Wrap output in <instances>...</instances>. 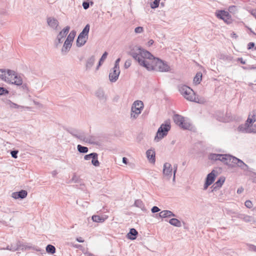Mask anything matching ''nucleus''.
Listing matches in <instances>:
<instances>
[{
    "instance_id": "nucleus-63",
    "label": "nucleus",
    "mask_w": 256,
    "mask_h": 256,
    "mask_svg": "<svg viewBox=\"0 0 256 256\" xmlns=\"http://www.w3.org/2000/svg\"><path fill=\"white\" fill-rule=\"evenodd\" d=\"M252 182L256 183V174H254V176H252Z\"/></svg>"
},
{
    "instance_id": "nucleus-35",
    "label": "nucleus",
    "mask_w": 256,
    "mask_h": 256,
    "mask_svg": "<svg viewBox=\"0 0 256 256\" xmlns=\"http://www.w3.org/2000/svg\"><path fill=\"white\" fill-rule=\"evenodd\" d=\"M202 79V74L200 72H197L194 78V82L196 84H199Z\"/></svg>"
},
{
    "instance_id": "nucleus-27",
    "label": "nucleus",
    "mask_w": 256,
    "mask_h": 256,
    "mask_svg": "<svg viewBox=\"0 0 256 256\" xmlns=\"http://www.w3.org/2000/svg\"><path fill=\"white\" fill-rule=\"evenodd\" d=\"M184 120V117L179 114H176L174 116V120L175 124L179 126L182 124Z\"/></svg>"
},
{
    "instance_id": "nucleus-10",
    "label": "nucleus",
    "mask_w": 256,
    "mask_h": 256,
    "mask_svg": "<svg viewBox=\"0 0 256 256\" xmlns=\"http://www.w3.org/2000/svg\"><path fill=\"white\" fill-rule=\"evenodd\" d=\"M70 29L69 26H66L63 30L60 31L58 34L56 40L54 42V44L56 47L58 48L60 44H61L63 42V39L66 36Z\"/></svg>"
},
{
    "instance_id": "nucleus-4",
    "label": "nucleus",
    "mask_w": 256,
    "mask_h": 256,
    "mask_svg": "<svg viewBox=\"0 0 256 256\" xmlns=\"http://www.w3.org/2000/svg\"><path fill=\"white\" fill-rule=\"evenodd\" d=\"M150 67H148V70H156L161 72H167L170 70V66L166 62L158 58L154 59L153 63L150 64Z\"/></svg>"
},
{
    "instance_id": "nucleus-45",
    "label": "nucleus",
    "mask_w": 256,
    "mask_h": 256,
    "mask_svg": "<svg viewBox=\"0 0 256 256\" xmlns=\"http://www.w3.org/2000/svg\"><path fill=\"white\" fill-rule=\"evenodd\" d=\"M9 94V91L4 87H0V96H5Z\"/></svg>"
},
{
    "instance_id": "nucleus-48",
    "label": "nucleus",
    "mask_w": 256,
    "mask_h": 256,
    "mask_svg": "<svg viewBox=\"0 0 256 256\" xmlns=\"http://www.w3.org/2000/svg\"><path fill=\"white\" fill-rule=\"evenodd\" d=\"M248 249L250 251L256 252V246L252 244H248Z\"/></svg>"
},
{
    "instance_id": "nucleus-12",
    "label": "nucleus",
    "mask_w": 256,
    "mask_h": 256,
    "mask_svg": "<svg viewBox=\"0 0 256 256\" xmlns=\"http://www.w3.org/2000/svg\"><path fill=\"white\" fill-rule=\"evenodd\" d=\"M184 92V93L182 96L190 102H196L194 92L190 87H189V90L186 89Z\"/></svg>"
},
{
    "instance_id": "nucleus-11",
    "label": "nucleus",
    "mask_w": 256,
    "mask_h": 256,
    "mask_svg": "<svg viewBox=\"0 0 256 256\" xmlns=\"http://www.w3.org/2000/svg\"><path fill=\"white\" fill-rule=\"evenodd\" d=\"M216 170H212L207 175L204 186V190H206L214 182L216 177Z\"/></svg>"
},
{
    "instance_id": "nucleus-28",
    "label": "nucleus",
    "mask_w": 256,
    "mask_h": 256,
    "mask_svg": "<svg viewBox=\"0 0 256 256\" xmlns=\"http://www.w3.org/2000/svg\"><path fill=\"white\" fill-rule=\"evenodd\" d=\"M95 62V57L94 56H92L89 58L88 59L86 67V70H90L94 65Z\"/></svg>"
},
{
    "instance_id": "nucleus-46",
    "label": "nucleus",
    "mask_w": 256,
    "mask_h": 256,
    "mask_svg": "<svg viewBox=\"0 0 256 256\" xmlns=\"http://www.w3.org/2000/svg\"><path fill=\"white\" fill-rule=\"evenodd\" d=\"M96 152H92L88 154H86L84 156V159L86 160H90L94 156V154Z\"/></svg>"
},
{
    "instance_id": "nucleus-19",
    "label": "nucleus",
    "mask_w": 256,
    "mask_h": 256,
    "mask_svg": "<svg viewBox=\"0 0 256 256\" xmlns=\"http://www.w3.org/2000/svg\"><path fill=\"white\" fill-rule=\"evenodd\" d=\"M158 216L161 218L176 216L175 214H174L172 211L168 210H164L160 212L159 214H156V217H158Z\"/></svg>"
},
{
    "instance_id": "nucleus-41",
    "label": "nucleus",
    "mask_w": 256,
    "mask_h": 256,
    "mask_svg": "<svg viewBox=\"0 0 256 256\" xmlns=\"http://www.w3.org/2000/svg\"><path fill=\"white\" fill-rule=\"evenodd\" d=\"M190 122L184 120L182 125L180 126V127L184 130H189L190 128Z\"/></svg>"
},
{
    "instance_id": "nucleus-5",
    "label": "nucleus",
    "mask_w": 256,
    "mask_h": 256,
    "mask_svg": "<svg viewBox=\"0 0 256 256\" xmlns=\"http://www.w3.org/2000/svg\"><path fill=\"white\" fill-rule=\"evenodd\" d=\"M171 128L170 123L169 120H166L158 128L156 134L154 137V140L158 142L160 140L166 136Z\"/></svg>"
},
{
    "instance_id": "nucleus-54",
    "label": "nucleus",
    "mask_w": 256,
    "mask_h": 256,
    "mask_svg": "<svg viewBox=\"0 0 256 256\" xmlns=\"http://www.w3.org/2000/svg\"><path fill=\"white\" fill-rule=\"evenodd\" d=\"M131 60H128L125 62L124 67L125 68H128L131 66Z\"/></svg>"
},
{
    "instance_id": "nucleus-16",
    "label": "nucleus",
    "mask_w": 256,
    "mask_h": 256,
    "mask_svg": "<svg viewBox=\"0 0 256 256\" xmlns=\"http://www.w3.org/2000/svg\"><path fill=\"white\" fill-rule=\"evenodd\" d=\"M27 195V191L25 190H21L19 192L12 193V196L14 199H22L26 198Z\"/></svg>"
},
{
    "instance_id": "nucleus-1",
    "label": "nucleus",
    "mask_w": 256,
    "mask_h": 256,
    "mask_svg": "<svg viewBox=\"0 0 256 256\" xmlns=\"http://www.w3.org/2000/svg\"><path fill=\"white\" fill-rule=\"evenodd\" d=\"M128 54L138 62V64L148 70V67L152 64L155 58L150 52L141 47L134 46L130 49Z\"/></svg>"
},
{
    "instance_id": "nucleus-9",
    "label": "nucleus",
    "mask_w": 256,
    "mask_h": 256,
    "mask_svg": "<svg viewBox=\"0 0 256 256\" xmlns=\"http://www.w3.org/2000/svg\"><path fill=\"white\" fill-rule=\"evenodd\" d=\"M14 74V70L0 69V78L6 82H10V79H12Z\"/></svg>"
},
{
    "instance_id": "nucleus-7",
    "label": "nucleus",
    "mask_w": 256,
    "mask_h": 256,
    "mask_svg": "<svg viewBox=\"0 0 256 256\" xmlns=\"http://www.w3.org/2000/svg\"><path fill=\"white\" fill-rule=\"evenodd\" d=\"M144 108V104L140 100L135 101L131 108V118H136Z\"/></svg>"
},
{
    "instance_id": "nucleus-47",
    "label": "nucleus",
    "mask_w": 256,
    "mask_h": 256,
    "mask_svg": "<svg viewBox=\"0 0 256 256\" xmlns=\"http://www.w3.org/2000/svg\"><path fill=\"white\" fill-rule=\"evenodd\" d=\"M20 245L23 246H21L22 248H20V250H27V249L28 250H30V249L32 248V246L24 244H22V242H20Z\"/></svg>"
},
{
    "instance_id": "nucleus-55",
    "label": "nucleus",
    "mask_w": 256,
    "mask_h": 256,
    "mask_svg": "<svg viewBox=\"0 0 256 256\" xmlns=\"http://www.w3.org/2000/svg\"><path fill=\"white\" fill-rule=\"evenodd\" d=\"M160 210L156 206H154L151 209L152 212L154 214L158 212Z\"/></svg>"
},
{
    "instance_id": "nucleus-15",
    "label": "nucleus",
    "mask_w": 256,
    "mask_h": 256,
    "mask_svg": "<svg viewBox=\"0 0 256 256\" xmlns=\"http://www.w3.org/2000/svg\"><path fill=\"white\" fill-rule=\"evenodd\" d=\"M66 130L72 136L79 139L80 140H81V139L82 138V136L84 134V132H79L78 130L74 128H70Z\"/></svg>"
},
{
    "instance_id": "nucleus-56",
    "label": "nucleus",
    "mask_w": 256,
    "mask_h": 256,
    "mask_svg": "<svg viewBox=\"0 0 256 256\" xmlns=\"http://www.w3.org/2000/svg\"><path fill=\"white\" fill-rule=\"evenodd\" d=\"M120 60V58H118L115 62L114 63V68H118L120 69V66H119V62Z\"/></svg>"
},
{
    "instance_id": "nucleus-53",
    "label": "nucleus",
    "mask_w": 256,
    "mask_h": 256,
    "mask_svg": "<svg viewBox=\"0 0 256 256\" xmlns=\"http://www.w3.org/2000/svg\"><path fill=\"white\" fill-rule=\"evenodd\" d=\"M82 6L84 10H87L90 7V2L88 1H84L82 2Z\"/></svg>"
},
{
    "instance_id": "nucleus-34",
    "label": "nucleus",
    "mask_w": 256,
    "mask_h": 256,
    "mask_svg": "<svg viewBox=\"0 0 256 256\" xmlns=\"http://www.w3.org/2000/svg\"><path fill=\"white\" fill-rule=\"evenodd\" d=\"M76 35V32L74 30H72L70 32V33L68 35V36H67L66 40L72 43Z\"/></svg>"
},
{
    "instance_id": "nucleus-64",
    "label": "nucleus",
    "mask_w": 256,
    "mask_h": 256,
    "mask_svg": "<svg viewBox=\"0 0 256 256\" xmlns=\"http://www.w3.org/2000/svg\"><path fill=\"white\" fill-rule=\"evenodd\" d=\"M251 14L256 18V10H252L251 12Z\"/></svg>"
},
{
    "instance_id": "nucleus-30",
    "label": "nucleus",
    "mask_w": 256,
    "mask_h": 256,
    "mask_svg": "<svg viewBox=\"0 0 256 256\" xmlns=\"http://www.w3.org/2000/svg\"><path fill=\"white\" fill-rule=\"evenodd\" d=\"M168 222L171 225L176 227L180 228L182 226V223L177 218H172L169 220Z\"/></svg>"
},
{
    "instance_id": "nucleus-18",
    "label": "nucleus",
    "mask_w": 256,
    "mask_h": 256,
    "mask_svg": "<svg viewBox=\"0 0 256 256\" xmlns=\"http://www.w3.org/2000/svg\"><path fill=\"white\" fill-rule=\"evenodd\" d=\"M146 155L148 159L151 163H154L156 162V152L154 150L150 149L146 152Z\"/></svg>"
},
{
    "instance_id": "nucleus-26",
    "label": "nucleus",
    "mask_w": 256,
    "mask_h": 256,
    "mask_svg": "<svg viewBox=\"0 0 256 256\" xmlns=\"http://www.w3.org/2000/svg\"><path fill=\"white\" fill-rule=\"evenodd\" d=\"M138 234V232L134 228H132L130 229L129 232L127 234V237L130 240H134L136 239Z\"/></svg>"
},
{
    "instance_id": "nucleus-51",
    "label": "nucleus",
    "mask_w": 256,
    "mask_h": 256,
    "mask_svg": "<svg viewBox=\"0 0 256 256\" xmlns=\"http://www.w3.org/2000/svg\"><path fill=\"white\" fill-rule=\"evenodd\" d=\"M71 180L74 183H77L78 182L79 180V177L76 174L74 173L73 175V176Z\"/></svg>"
},
{
    "instance_id": "nucleus-8",
    "label": "nucleus",
    "mask_w": 256,
    "mask_h": 256,
    "mask_svg": "<svg viewBox=\"0 0 256 256\" xmlns=\"http://www.w3.org/2000/svg\"><path fill=\"white\" fill-rule=\"evenodd\" d=\"M216 16L218 18L224 20L228 24H232L233 22L231 15L228 12L224 10H218L216 13Z\"/></svg>"
},
{
    "instance_id": "nucleus-31",
    "label": "nucleus",
    "mask_w": 256,
    "mask_h": 256,
    "mask_svg": "<svg viewBox=\"0 0 256 256\" xmlns=\"http://www.w3.org/2000/svg\"><path fill=\"white\" fill-rule=\"evenodd\" d=\"M134 206L140 208L143 211L146 210L144 204L140 200H136L134 202Z\"/></svg>"
},
{
    "instance_id": "nucleus-44",
    "label": "nucleus",
    "mask_w": 256,
    "mask_h": 256,
    "mask_svg": "<svg viewBox=\"0 0 256 256\" xmlns=\"http://www.w3.org/2000/svg\"><path fill=\"white\" fill-rule=\"evenodd\" d=\"M218 154H210L208 156V158L212 160L216 161L218 160Z\"/></svg>"
},
{
    "instance_id": "nucleus-59",
    "label": "nucleus",
    "mask_w": 256,
    "mask_h": 256,
    "mask_svg": "<svg viewBox=\"0 0 256 256\" xmlns=\"http://www.w3.org/2000/svg\"><path fill=\"white\" fill-rule=\"evenodd\" d=\"M21 86L22 90H28V86L26 84H22Z\"/></svg>"
},
{
    "instance_id": "nucleus-21",
    "label": "nucleus",
    "mask_w": 256,
    "mask_h": 256,
    "mask_svg": "<svg viewBox=\"0 0 256 256\" xmlns=\"http://www.w3.org/2000/svg\"><path fill=\"white\" fill-rule=\"evenodd\" d=\"M47 22L48 25L54 30H56L59 24L56 19L51 17L47 18Z\"/></svg>"
},
{
    "instance_id": "nucleus-24",
    "label": "nucleus",
    "mask_w": 256,
    "mask_h": 256,
    "mask_svg": "<svg viewBox=\"0 0 256 256\" xmlns=\"http://www.w3.org/2000/svg\"><path fill=\"white\" fill-rule=\"evenodd\" d=\"M96 138L94 136H90L88 138H86L84 134L82 136V138L81 139V141L84 142H87L90 144H96Z\"/></svg>"
},
{
    "instance_id": "nucleus-33",
    "label": "nucleus",
    "mask_w": 256,
    "mask_h": 256,
    "mask_svg": "<svg viewBox=\"0 0 256 256\" xmlns=\"http://www.w3.org/2000/svg\"><path fill=\"white\" fill-rule=\"evenodd\" d=\"M92 164L96 167L100 166V163L98 160V154L96 152L94 156L92 158Z\"/></svg>"
},
{
    "instance_id": "nucleus-22",
    "label": "nucleus",
    "mask_w": 256,
    "mask_h": 256,
    "mask_svg": "<svg viewBox=\"0 0 256 256\" xmlns=\"http://www.w3.org/2000/svg\"><path fill=\"white\" fill-rule=\"evenodd\" d=\"M14 81H12L10 79V84H14L16 86H21L22 84V80L20 76L14 72V74L13 75Z\"/></svg>"
},
{
    "instance_id": "nucleus-3",
    "label": "nucleus",
    "mask_w": 256,
    "mask_h": 256,
    "mask_svg": "<svg viewBox=\"0 0 256 256\" xmlns=\"http://www.w3.org/2000/svg\"><path fill=\"white\" fill-rule=\"evenodd\" d=\"M256 122V109L253 110L248 115L244 124H241L238 127L240 132L246 133H256V130L250 128V124Z\"/></svg>"
},
{
    "instance_id": "nucleus-36",
    "label": "nucleus",
    "mask_w": 256,
    "mask_h": 256,
    "mask_svg": "<svg viewBox=\"0 0 256 256\" xmlns=\"http://www.w3.org/2000/svg\"><path fill=\"white\" fill-rule=\"evenodd\" d=\"M108 55V53L106 52H105L102 55V57L100 58L98 66H96V69L98 70L99 68V67L102 64L104 60L106 58L107 56Z\"/></svg>"
},
{
    "instance_id": "nucleus-32",
    "label": "nucleus",
    "mask_w": 256,
    "mask_h": 256,
    "mask_svg": "<svg viewBox=\"0 0 256 256\" xmlns=\"http://www.w3.org/2000/svg\"><path fill=\"white\" fill-rule=\"evenodd\" d=\"M238 218L242 220L245 222H250L252 220V217L250 216L244 214H240L238 216Z\"/></svg>"
},
{
    "instance_id": "nucleus-25",
    "label": "nucleus",
    "mask_w": 256,
    "mask_h": 256,
    "mask_svg": "<svg viewBox=\"0 0 256 256\" xmlns=\"http://www.w3.org/2000/svg\"><path fill=\"white\" fill-rule=\"evenodd\" d=\"M72 46V42L65 40L62 48V52L66 54L70 50Z\"/></svg>"
},
{
    "instance_id": "nucleus-60",
    "label": "nucleus",
    "mask_w": 256,
    "mask_h": 256,
    "mask_svg": "<svg viewBox=\"0 0 256 256\" xmlns=\"http://www.w3.org/2000/svg\"><path fill=\"white\" fill-rule=\"evenodd\" d=\"M238 61L240 62L242 64H246L245 60H244L242 58H238Z\"/></svg>"
},
{
    "instance_id": "nucleus-52",
    "label": "nucleus",
    "mask_w": 256,
    "mask_h": 256,
    "mask_svg": "<svg viewBox=\"0 0 256 256\" xmlns=\"http://www.w3.org/2000/svg\"><path fill=\"white\" fill-rule=\"evenodd\" d=\"M144 30V28L142 26H138L135 28L134 32L136 33L140 34L142 33Z\"/></svg>"
},
{
    "instance_id": "nucleus-14",
    "label": "nucleus",
    "mask_w": 256,
    "mask_h": 256,
    "mask_svg": "<svg viewBox=\"0 0 256 256\" xmlns=\"http://www.w3.org/2000/svg\"><path fill=\"white\" fill-rule=\"evenodd\" d=\"M172 165L168 162H166L164 165L163 174L168 178H170L172 174Z\"/></svg>"
},
{
    "instance_id": "nucleus-40",
    "label": "nucleus",
    "mask_w": 256,
    "mask_h": 256,
    "mask_svg": "<svg viewBox=\"0 0 256 256\" xmlns=\"http://www.w3.org/2000/svg\"><path fill=\"white\" fill-rule=\"evenodd\" d=\"M46 252L48 254H54L56 252V248L52 244H48L46 246Z\"/></svg>"
},
{
    "instance_id": "nucleus-37",
    "label": "nucleus",
    "mask_w": 256,
    "mask_h": 256,
    "mask_svg": "<svg viewBox=\"0 0 256 256\" xmlns=\"http://www.w3.org/2000/svg\"><path fill=\"white\" fill-rule=\"evenodd\" d=\"M178 91L182 95L184 94V91L186 90H189V86L185 84H180L178 86Z\"/></svg>"
},
{
    "instance_id": "nucleus-49",
    "label": "nucleus",
    "mask_w": 256,
    "mask_h": 256,
    "mask_svg": "<svg viewBox=\"0 0 256 256\" xmlns=\"http://www.w3.org/2000/svg\"><path fill=\"white\" fill-rule=\"evenodd\" d=\"M18 152L17 150H11L10 154H11L13 158H18Z\"/></svg>"
},
{
    "instance_id": "nucleus-39",
    "label": "nucleus",
    "mask_w": 256,
    "mask_h": 256,
    "mask_svg": "<svg viewBox=\"0 0 256 256\" xmlns=\"http://www.w3.org/2000/svg\"><path fill=\"white\" fill-rule=\"evenodd\" d=\"M77 149L78 152L80 153L86 154L88 152V149L87 147L82 146L80 144H78L77 146Z\"/></svg>"
},
{
    "instance_id": "nucleus-29",
    "label": "nucleus",
    "mask_w": 256,
    "mask_h": 256,
    "mask_svg": "<svg viewBox=\"0 0 256 256\" xmlns=\"http://www.w3.org/2000/svg\"><path fill=\"white\" fill-rule=\"evenodd\" d=\"M106 218L107 217L100 216L98 215H94L92 218V221L96 222H103Z\"/></svg>"
},
{
    "instance_id": "nucleus-38",
    "label": "nucleus",
    "mask_w": 256,
    "mask_h": 256,
    "mask_svg": "<svg viewBox=\"0 0 256 256\" xmlns=\"http://www.w3.org/2000/svg\"><path fill=\"white\" fill-rule=\"evenodd\" d=\"M6 103L11 108H24V106H19V105L17 104H15V103L12 102L11 100H6Z\"/></svg>"
},
{
    "instance_id": "nucleus-6",
    "label": "nucleus",
    "mask_w": 256,
    "mask_h": 256,
    "mask_svg": "<svg viewBox=\"0 0 256 256\" xmlns=\"http://www.w3.org/2000/svg\"><path fill=\"white\" fill-rule=\"evenodd\" d=\"M90 28V24H87L79 34L76 42V45L78 47H81L86 43L88 37Z\"/></svg>"
},
{
    "instance_id": "nucleus-23",
    "label": "nucleus",
    "mask_w": 256,
    "mask_h": 256,
    "mask_svg": "<svg viewBox=\"0 0 256 256\" xmlns=\"http://www.w3.org/2000/svg\"><path fill=\"white\" fill-rule=\"evenodd\" d=\"M20 246H22L20 245V241H18L16 244H11L10 245L8 246L6 249L12 252H15L16 250H20V248H22Z\"/></svg>"
},
{
    "instance_id": "nucleus-58",
    "label": "nucleus",
    "mask_w": 256,
    "mask_h": 256,
    "mask_svg": "<svg viewBox=\"0 0 256 256\" xmlns=\"http://www.w3.org/2000/svg\"><path fill=\"white\" fill-rule=\"evenodd\" d=\"M255 46V44L253 42H250L248 44V48H247L248 50H250L252 48H253Z\"/></svg>"
},
{
    "instance_id": "nucleus-42",
    "label": "nucleus",
    "mask_w": 256,
    "mask_h": 256,
    "mask_svg": "<svg viewBox=\"0 0 256 256\" xmlns=\"http://www.w3.org/2000/svg\"><path fill=\"white\" fill-rule=\"evenodd\" d=\"M160 1L154 0L150 3V8L152 9L156 8L158 7Z\"/></svg>"
},
{
    "instance_id": "nucleus-17",
    "label": "nucleus",
    "mask_w": 256,
    "mask_h": 256,
    "mask_svg": "<svg viewBox=\"0 0 256 256\" xmlns=\"http://www.w3.org/2000/svg\"><path fill=\"white\" fill-rule=\"evenodd\" d=\"M225 178L224 176H220L219 178L216 182L212 185V191H216L217 190L219 189L222 187Z\"/></svg>"
},
{
    "instance_id": "nucleus-61",
    "label": "nucleus",
    "mask_w": 256,
    "mask_h": 256,
    "mask_svg": "<svg viewBox=\"0 0 256 256\" xmlns=\"http://www.w3.org/2000/svg\"><path fill=\"white\" fill-rule=\"evenodd\" d=\"M224 154H218V160L222 161Z\"/></svg>"
},
{
    "instance_id": "nucleus-50",
    "label": "nucleus",
    "mask_w": 256,
    "mask_h": 256,
    "mask_svg": "<svg viewBox=\"0 0 256 256\" xmlns=\"http://www.w3.org/2000/svg\"><path fill=\"white\" fill-rule=\"evenodd\" d=\"M245 206L246 208H250L252 207V204L250 200H246L244 203Z\"/></svg>"
},
{
    "instance_id": "nucleus-62",
    "label": "nucleus",
    "mask_w": 256,
    "mask_h": 256,
    "mask_svg": "<svg viewBox=\"0 0 256 256\" xmlns=\"http://www.w3.org/2000/svg\"><path fill=\"white\" fill-rule=\"evenodd\" d=\"M244 189L242 187H241L238 189L236 192L238 194H240L244 192Z\"/></svg>"
},
{
    "instance_id": "nucleus-57",
    "label": "nucleus",
    "mask_w": 256,
    "mask_h": 256,
    "mask_svg": "<svg viewBox=\"0 0 256 256\" xmlns=\"http://www.w3.org/2000/svg\"><path fill=\"white\" fill-rule=\"evenodd\" d=\"M177 168H178V165L177 164L174 165V177H173V180H175L176 173V172Z\"/></svg>"
},
{
    "instance_id": "nucleus-20",
    "label": "nucleus",
    "mask_w": 256,
    "mask_h": 256,
    "mask_svg": "<svg viewBox=\"0 0 256 256\" xmlns=\"http://www.w3.org/2000/svg\"><path fill=\"white\" fill-rule=\"evenodd\" d=\"M96 96L98 100L102 102H106V96L104 90L100 88L96 92Z\"/></svg>"
},
{
    "instance_id": "nucleus-2",
    "label": "nucleus",
    "mask_w": 256,
    "mask_h": 256,
    "mask_svg": "<svg viewBox=\"0 0 256 256\" xmlns=\"http://www.w3.org/2000/svg\"><path fill=\"white\" fill-rule=\"evenodd\" d=\"M224 156L222 162L225 164L230 166H236L244 170H248V166L241 160L230 154H224Z\"/></svg>"
},
{
    "instance_id": "nucleus-43",
    "label": "nucleus",
    "mask_w": 256,
    "mask_h": 256,
    "mask_svg": "<svg viewBox=\"0 0 256 256\" xmlns=\"http://www.w3.org/2000/svg\"><path fill=\"white\" fill-rule=\"evenodd\" d=\"M228 12L236 14L238 10L237 6H230L228 8Z\"/></svg>"
},
{
    "instance_id": "nucleus-13",
    "label": "nucleus",
    "mask_w": 256,
    "mask_h": 256,
    "mask_svg": "<svg viewBox=\"0 0 256 256\" xmlns=\"http://www.w3.org/2000/svg\"><path fill=\"white\" fill-rule=\"evenodd\" d=\"M120 74V69L113 68L109 74L110 80L112 82H116L118 80Z\"/></svg>"
}]
</instances>
